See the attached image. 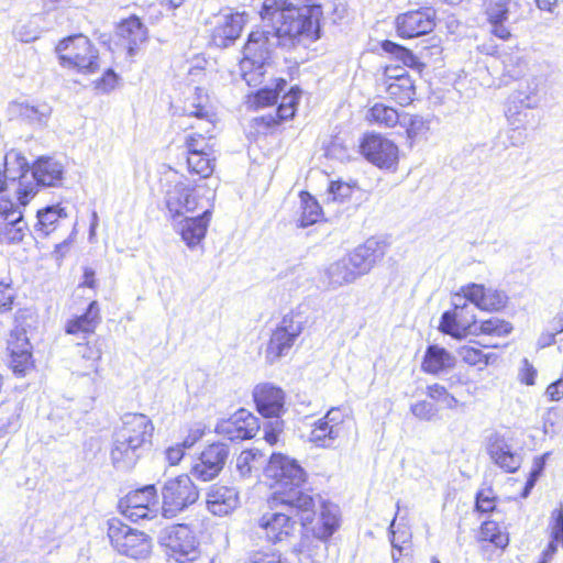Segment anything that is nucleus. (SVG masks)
I'll return each instance as SVG.
<instances>
[{"label":"nucleus","mask_w":563,"mask_h":563,"mask_svg":"<svg viewBox=\"0 0 563 563\" xmlns=\"http://www.w3.org/2000/svg\"><path fill=\"white\" fill-rule=\"evenodd\" d=\"M322 8L319 4L295 5L288 0H264L260 15L262 22H268L282 38V48L286 51L320 38V19Z\"/></svg>","instance_id":"nucleus-1"},{"label":"nucleus","mask_w":563,"mask_h":563,"mask_svg":"<svg viewBox=\"0 0 563 563\" xmlns=\"http://www.w3.org/2000/svg\"><path fill=\"white\" fill-rule=\"evenodd\" d=\"M265 475L273 481L271 486L275 488L272 501L280 500L284 506L297 507L302 526L311 523L316 515V501L300 488L306 481L302 467L283 454H272Z\"/></svg>","instance_id":"nucleus-2"},{"label":"nucleus","mask_w":563,"mask_h":563,"mask_svg":"<svg viewBox=\"0 0 563 563\" xmlns=\"http://www.w3.org/2000/svg\"><path fill=\"white\" fill-rule=\"evenodd\" d=\"M154 424L144 413L128 412L113 433L110 459L113 466L128 471L135 466L152 444Z\"/></svg>","instance_id":"nucleus-3"},{"label":"nucleus","mask_w":563,"mask_h":563,"mask_svg":"<svg viewBox=\"0 0 563 563\" xmlns=\"http://www.w3.org/2000/svg\"><path fill=\"white\" fill-rule=\"evenodd\" d=\"M278 47L282 48V38L268 22H263L249 34L240 62L241 76L249 86L262 84L266 66Z\"/></svg>","instance_id":"nucleus-4"},{"label":"nucleus","mask_w":563,"mask_h":563,"mask_svg":"<svg viewBox=\"0 0 563 563\" xmlns=\"http://www.w3.org/2000/svg\"><path fill=\"white\" fill-rule=\"evenodd\" d=\"M185 114L194 117L196 124H190L191 129L200 130L192 132L186 137L188 155L192 153L212 155L214 144L212 142L214 131V113L208 104V96L201 88H196L195 96L185 104Z\"/></svg>","instance_id":"nucleus-5"},{"label":"nucleus","mask_w":563,"mask_h":563,"mask_svg":"<svg viewBox=\"0 0 563 563\" xmlns=\"http://www.w3.org/2000/svg\"><path fill=\"white\" fill-rule=\"evenodd\" d=\"M295 510L299 512L297 507L284 506L280 500L273 503L271 498L268 509L256 520L258 533L273 544L288 540L296 528V521L292 519Z\"/></svg>","instance_id":"nucleus-6"},{"label":"nucleus","mask_w":563,"mask_h":563,"mask_svg":"<svg viewBox=\"0 0 563 563\" xmlns=\"http://www.w3.org/2000/svg\"><path fill=\"white\" fill-rule=\"evenodd\" d=\"M56 52L64 67L76 68L84 74H92L100 67L98 51L82 34L62 40L56 46Z\"/></svg>","instance_id":"nucleus-7"},{"label":"nucleus","mask_w":563,"mask_h":563,"mask_svg":"<svg viewBox=\"0 0 563 563\" xmlns=\"http://www.w3.org/2000/svg\"><path fill=\"white\" fill-rule=\"evenodd\" d=\"M162 515L173 519L194 505L199 498V490L191 477L186 474L168 478L161 488Z\"/></svg>","instance_id":"nucleus-8"},{"label":"nucleus","mask_w":563,"mask_h":563,"mask_svg":"<svg viewBox=\"0 0 563 563\" xmlns=\"http://www.w3.org/2000/svg\"><path fill=\"white\" fill-rule=\"evenodd\" d=\"M159 544L169 558L178 563H188L199 556V543L187 525H173L161 531Z\"/></svg>","instance_id":"nucleus-9"},{"label":"nucleus","mask_w":563,"mask_h":563,"mask_svg":"<svg viewBox=\"0 0 563 563\" xmlns=\"http://www.w3.org/2000/svg\"><path fill=\"white\" fill-rule=\"evenodd\" d=\"M108 537L113 548L126 556L141 559L151 552L152 543L148 536L118 519L109 522Z\"/></svg>","instance_id":"nucleus-10"},{"label":"nucleus","mask_w":563,"mask_h":563,"mask_svg":"<svg viewBox=\"0 0 563 563\" xmlns=\"http://www.w3.org/2000/svg\"><path fill=\"white\" fill-rule=\"evenodd\" d=\"M302 330L303 320L300 314H285L277 328L273 331L265 350L267 362L273 364L283 356H286Z\"/></svg>","instance_id":"nucleus-11"},{"label":"nucleus","mask_w":563,"mask_h":563,"mask_svg":"<svg viewBox=\"0 0 563 563\" xmlns=\"http://www.w3.org/2000/svg\"><path fill=\"white\" fill-rule=\"evenodd\" d=\"M346 432L345 412L341 408L333 407L312 424L308 440L317 448L332 449Z\"/></svg>","instance_id":"nucleus-12"},{"label":"nucleus","mask_w":563,"mask_h":563,"mask_svg":"<svg viewBox=\"0 0 563 563\" xmlns=\"http://www.w3.org/2000/svg\"><path fill=\"white\" fill-rule=\"evenodd\" d=\"M0 166L1 178L5 181V191L10 183L19 180L18 200L21 206L25 207L36 195V186L25 181V175L29 172L26 158L20 152L12 150L0 159Z\"/></svg>","instance_id":"nucleus-13"},{"label":"nucleus","mask_w":563,"mask_h":563,"mask_svg":"<svg viewBox=\"0 0 563 563\" xmlns=\"http://www.w3.org/2000/svg\"><path fill=\"white\" fill-rule=\"evenodd\" d=\"M464 294L453 297V311H445L441 317L440 330L454 338H463L468 333L477 334L474 309L464 301Z\"/></svg>","instance_id":"nucleus-14"},{"label":"nucleus","mask_w":563,"mask_h":563,"mask_svg":"<svg viewBox=\"0 0 563 563\" xmlns=\"http://www.w3.org/2000/svg\"><path fill=\"white\" fill-rule=\"evenodd\" d=\"M360 151L368 162L379 168L393 169L397 165V145L380 134H365L360 143Z\"/></svg>","instance_id":"nucleus-15"},{"label":"nucleus","mask_w":563,"mask_h":563,"mask_svg":"<svg viewBox=\"0 0 563 563\" xmlns=\"http://www.w3.org/2000/svg\"><path fill=\"white\" fill-rule=\"evenodd\" d=\"M230 455L225 443L217 442L208 445L194 463L190 474L201 482H210L219 476Z\"/></svg>","instance_id":"nucleus-16"},{"label":"nucleus","mask_w":563,"mask_h":563,"mask_svg":"<svg viewBox=\"0 0 563 563\" xmlns=\"http://www.w3.org/2000/svg\"><path fill=\"white\" fill-rule=\"evenodd\" d=\"M156 488L147 485L141 489L131 492L123 498L119 507L121 512L131 521L152 519L156 516Z\"/></svg>","instance_id":"nucleus-17"},{"label":"nucleus","mask_w":563,"mask_h":563,"mask_svg":"<svg viewBox=\"0 0 563 563\" xmlns=\"http://www.w3.org/2000/svg\"><path fill=\"white\" fill-rule=\"evenodd\" d=\"M29 227L24 220L23 212L20 207L4 198V194L0 196V242L2 243H20L24 239Z\"/></svg>","instance_id":"nucleus-18"},{"label":"nucleus","mask_w":563,"mask_h":563,"mask_svg":"<svg viewBox=\"0 0 563 563\" xmlns=\"http://www.w3.org/2000/svg\"><path fill=\"white\" fill-rule=\"evenodd\" d=\"M435 26V12L430 8L411 10L398 14L395 27L398 36L402 38L419 37L430 33Z\"/></svg>","instance_id":"nucleus-19"},{"label":"nucleus","mask_w":563,"mask_h":563,"mask_svg":"<svg viewBox=\"0 0 563 563\" xmlns=\"http://www.w3.org/2000/svg\"><path fill=\"white\" fill-rule=\"evenodd\" d=\"M386 243L374 238L367 239L363 244L356 246L345 257L351 264L357 277L368 274L386 254Z\"/></svg>","instance_id":"nucleus-20"},{"label":"nucleus","mask_w":563,"mask_h":563,"mask_svg":"<svg viewBox=\"0 0 563 563\" xmlns=\"http://www.w3.org/2000/svg\"><path fill=\"white\" fill-rule=\"evenodd\" d=\"M216 431L231 441L252 439L258 432L257 419L250 411L240 409L229 419L220 421Z\"/></svg>","instance_id":"nucleus-21"},{"label":"nucleus","mask_w":563,"mask_h":563,"mask_svg":"<svg viewBox=\"0 0 563 563\" xmlns=\"http://www.w3.org/2000/svg\"><path fill=\"white\" fill-rule=\"evenodd\" d=\"M253 398L258 412L266 418H279L285 411L286 395L280 387L271 383L256 385Z\"/></svg>","instance_id":"nucleus-22"},{"label":"nucleus","mask_w":563,"mask_h":563,"mask_svg":"<svg viewBox=\"0 0 563 563\" xmlns=\"http://www.w3.org/2000/svg\"><path fill=\"white\" fill-rule=\"evenodd\" d=\"M165 205L172 218L194 212L198 208V200L192 195L190 185L184 181L169 184L165 192Z\"/></svg>","instance_id":"nucleus-23"},{"label":"nucleus","mask_w":563,"mask_h":563,"mask_svg":"<svg viewBox=\"0 0 563 563\" xmlns=\"http://www.w3.org/2000/svg\"><path fill=\"white\" fill-rule=\"evenodd\" d=\"M465 300L486 311H495L505 307L507 296L497 289L487 288L481 284H468L461 288Z\"/></svg>","instance_id":"nucleus-24"},{"label":"nucleus","mask_w":563,"mask_h":563,"mask_svg":"<svg viewBox=\"0 0 563 563\" xmlns=\"http://www.w3.org/2000/svg\"><path fill=\"white\" fill-rule=\"evenodd\" d=\"M245 23V13L235 12L218 16L212 32L213 44L218 47L229 46L240 36Z\"/></svg>","instance_id":"nucleus-25"},{"label":"nucleus","mask_w":563,"mask_h":563,"mask_svg":"<svg viewBox=\"0 0 563 563\" xmlns=\"http://www.w3.org/2000/svg\"><path fill=\"white\" fill-rule=\"evenodd\" d=\"M118 35L129 56L132 57L146 42L147 30L137 16L132 15L118 25Z\"/></svg>","instance_id":"nucleus-26"},{"label":"nucleus","mask_w":563,"mask_h":563,"mask_svg":"<svg viewBox=\"0 0 563 563\" xmlns=\"http://www.w3.org/2000/svg\"><path fill=\"white\" fill-rule=\"evenodd\" d=\"M239 505V493L233 487L212 485L207 493V507L216 516H225Z\"/></svg>","instance_id":"nucleus-27"},{"label":"nucleus","mask_w":563,"mask_h":563,"mask_svg":"<svg viewBox=\"0 0 563 563\" xmlns=\"http://www.w3.org/2000/svg\"><path fill=\"white\" fill-rule=\"evenodd\" d=\"M210 218L211 209L207 208L200 216L187 217L178 223V232L188 247H195L205 239Z\"/></svg>","instance_id":"nucleus-28"},{"label":"nucleus","mask_w":563,"mask_h":563,"mask_svg":"<svg viewBox=\"0 0 563 563\" xmlns=\"http://www.w3.org/2000/svg\"><path fill=\"white\" fill-rule=\"evenodd\" d=\"M64 165L51 157H40L32 167V177L37 186L55 187L62 184Z\"/></svg>","instance_id":"nucleus-29"},{"label":"nucleus","mask_w":563,"mask_h":563,"mask_svg":"<svg viewBox=\"0 0 563 563\" xmlns=\"http://www.w3.org/2000/svg\"><path fill=\"white\" fill-rule=\"evenodd\" d=\"M487 450L494 463L505 472L514 473L520 467V456L512 452L510 445L503 437H492Z\"/></svg>","instance_id":"nucleus-30"},{"label":"nucleus","mask_w":563,"mask_h":563,"mask_svg":"<svg viewBox=\"0 0 563 563\" xmlns=\"http://www.w3.org/2000/svg\"><path fill=\"white\" fill-rule=\"evenodd\" d=\"M100 323V309L97 301H91L85 313L68 320L65 325L67 334L78 335L85 339L95 333Z\"/></svg>","instance_id":"nucleus-31"},{"label":"nucleus","mask_w":563,"mask_h":563,"mask_svg":"<svg viewBox=\"0 0 563 563\" xmlns=\"http://www.w3.org/2000/svg\"><path fill=\"white\" fill-rule=\"evenodd\" d=\"M320 511L316 525L312 527L313 536L320 540H328L339 528V508L336 505L319 498Z\"/></svg>","instance_id":"nucleus-32"},{"label":"nucleus","mask_w":563,"mask_h":563,"mask_svg":"<svg viewBox=\"0 0 563 563\" xmlns=\"http://www.w3.org/2000/svg\"><path fill=\"white\" fill-rule=\"evenodd\" d=\"M351 268L352 266L347 258L343 256L324 269L323 283L331 289L354 283L358 277Z\"/></svg>","instance_id":"nucleus-33"},{"label":"nucleus","mask_w":563,"mask_h":563,"mask_svg":"<svg viewBox=\"0 0 563 563\" xmlns=\"http://www.w3.org/2000/svg\"><path fill=\"white\" fill-rule=\"evenodd\" d=\"M385 90L388 97L400 106L409 104L416 95L413 80L408 74H390V81H385Z\"/></svg>","instance_id":"nucleus-34"},{"label":"nucleus","mask_w":563,"mask_h":563,"mask_svg":"<svg viewBox=\"0 0 563 563\" xmlns=\"http://www.w3.org/2000/svg\"><path fill=\"white\" fill-rule=\"evenodd\" d=\"M455 365V357L444 347L438 345L428 346L421 368L429 374H439Z\"/></svg>","instance_id":"nucleus-35"},{"label":"nucleus","mask_w":563,"mask_h":563,"mask_svg":"<svg viewBox=\"0 0 563 563\" xmlns=\"http://www.w3.org/2000/svg\"><path fill=\"white\" fill-rule=\"evenodd\" d=\"M67 213L60 206H48L44 209L37 210V221L34 230L37 235L47 236L53 233L62 219H65Z\"/></svg>","instance_id":"nucleus-36"},{"label":"nucleus","mask_w":563,"mask_h":563,"mask_svg":"<svg viewBox=\"0 0 563 563\" xmlns=\"http://www.w3.org/2000/svg\"><path fill=\"white\" fill-rule=\"evenodd\" d=\"M541 78L533 76L529 78L514 95L515 102H518L526 109H533L540 102L539 91L541 88Z\"/></svg>","instance_id":"nucleus-37"},{"label":"nucleus","mask_w":563,"mask_h":563,"mask_svg":"<svg viewBox=\"0 0 563 563\" xmlns=\"http://www.w3.org/2000/svg\"><path fill=\"white\" fill-rule=\"evenodd\" d=\"M404 114L384 103H375L367 112L366 119L384 128H394L401 122Z\"/></svg>","instance_id":"nucleus-38"},{"label":"nucleus","mask_w":563,"mask_h":563,"mask_svg":"<svg viewBox=\"0 0 563 563\" xmlns=\"http://www.w3.org/2000/svg\"><path fill=\"white\" fill-rule=\"evenodd\" d=\"M264 463L263 455L257 450H245L240 453L235 462V472L241 479L252 476Z\"/></svg>","instance_id":"nucleus-39"},{"label":"nucleus","mask_w":563,"mask_h":563,"mask_svg":"<svg viewBox=\"0 0 563 563\" xmlns=\"http://www.w3.org/2000/svg\"><path fill=\"white\" fill-rule=\"evenodd\" d=\"M78 354L82 362V369H77L79 375H89L90 373H97L99 361L101 360V349L97 344H78Z\"/></svg>","instance_id":"nucleus-40"},{"label":"nucleus","mask_w":563,"mask_h":563,"mask_svg":"<svg viewBox=\"0 0 563 563\" xmlns=\"http://www.w3.org/2000/svg\"><path fill=\"white\" fill-rule=\"evenodd\" d=\"M479 534L483 541H488L496 548L505 549L509 543L508 533L503 531L495 521L483 522Z\"/></svg>","instance_id":"nucleus-41"},{"label":"nucleus","mask_w":563,"mask_h":563,"mask_svg":"<svg viewBox=\"0 0 563 563\" xmlns=\"http://www.w3.org/2000/svg\"><path fill=\"white\" fill-rule=\"evenodd\" d=\"M504 75L511 79H519L527 69L528 63L519 52L506 54L503 57Z\"/></svg>","instance_id":"nucleus-42"},{"label":"nucleus","mask_w":563,"mask_h":563,"mask_svg":"<svg viewBox=\"0 0 563 563\" xmlns=\"http://www.w3.org/2000/svg\"><path fill=\"white\" fill-rule=\"evenodd\" d=\"M188 168L191 173L199 175L201 178L209 177L214 168V156L197 154H189L187 157Z\"/></svg>","instance_id":"nucleus-43"},{"label":"nucleus","mask_w":563,"mask_h":563,"mask_svg":"<svg viewBox=\"0 0 563 563\" xmlns=\"http://www.w3.org/2000/svg\"><path fill=\"white\" fill-rule=\"evenodd\" d=\"M512 325L499 318L493 317L484 320L477 325V334L501 338L510 334Z\"/></svg>","instance_id":"nucleus-44"},{"label":"nucleus","mask_w":563,"mask_h":563,"mask_svg":"<svg viewBox=\"0 0 563 563\" xmlns=\"http://www.w3.org/2000/svg\"><path fill=\"white\" fill-rule=\"evenodd\" d=\"M382 48L384 52L401 62L405 66L417 68L420 65L418 58L411 51L397 43L386 40L382 43Z\"/></svg>","instance_id":"nucleus-45"},{"label":"nucleus","mask_w":563,"mask_h":563,"mask_svg":"<svg viewBox=\"0 0 563 563\" xmlns=\"http://www.w3.org/2000/svg\"><path fill=\"white\" fill-rule=\"evenodd\" d=\"M301 227H309L316 223L321 216V208L318 201L308 194H301Z\"/></svg>","instance_id":"nucleus-46"},{"label":"nucleus","mask_w":563,"mask_h":563,"mask_svg":"<svg viewBox=\"0 0 563 563\" xmlns=\"http://www.w3.org/2000/svg\"><path fill=\"white\" fill-rule=\"evenodd\" d=\"M510 0H486L485 13L489 23L505 22L508 19Z\"/></svg>","instance_id":"nucleus-47"},{"label":"nucleus","mask_w":563,"mask_h":563,"mask_svg":"<svg viewBox=\"0 0 563 563\" xmlns=\"http://www.w3.org/2000/svg\"><path fill=\"white\" fill-rule=\"evenodd\" d=\"M400 124L406 126L408 139L411 141H416L429 130L427 121L419 115L404 114Z\"/></svg>","instance_id":"nucleus-48"},{"label":"nucleus","mask_w":563,"mask_h":563,"mask_svg":"<svg viewBox=\"0 0 563 563\" xmlns=\"http://www.w3.org/2000/svg\"><path fill=\"white\" fill-rule=\"evenodd\" d=\"M427 395L434 401L442 404L448 409H455L460 401L440 384L427 387Z\"/></svg>","instance_id":"nucleus-49"},{"label":"nucleus","mask_w":563,"mask_h":563,"mask_svg":"<svg viewBox=\"0 0 563 563\" xmlns=\"http://www.w3.org/2000/svg\"><path fill=\"white\" fill-rule=\"evenodd\" d=\"M8 350L10 356L24 353V350L31 351V344L24 331H12L8 340Z\"/></svg>","instance_id":"nucleus-50"},{"label":"nucleus","mask_w":563,"mask_h":563,"mask_svg":"<svg viewBox=\"0 0 563 563\" xmlns=\"http://www.w3.org/2000/svg\"><path fill=\"white\" fill-rule=\"evenodd\" d=\"M16 297L15 289L10 278L0 280V312H8L12 309Z\"/></svg>","instance_id":"nucleus-51"},{"label":"nucleus","mask_w":563,"mask_h":563,"mask_svg":"<svg viewBox=\"0 0 563 563\" xmlns=\"http://www.w3.org/2000/svg\"><path fill=\"white\" fill-rule=\"evenodd\" d=\"M457 353L460 357L470 365L483 364L484 366H486L488 364V356L485 355L479 349H476L474 346H461Z\"/></svg>","instance_id":"nucleus-52"},{"label":"nucleus","mask_w":563,"mask_h":563,"mask_svg":"<svg viewBox=\"0 0 563 563\" xmlns=\"http://www.w3.org/2000/svg\"><path fill=\"white\" fill-rule=\"evenodd\" d=\"M551 541L558 544L561 543L563 548V505L560 508L554 509L551 514L550 520Z\"/></svg>","instance_id":"nucleus-53"},{"label":"nucleus","mask_w":563,"mask_h":563,"mask_svg":"<svg viewBox=\"0 0 563 563\" xmlns=\"http://www.w3.org/2000/svg\"><path fill=\"white\" fill-rule=\"evenodd\" d=\"M412 415L424 421L433 420L438 415V409L432 402L426 400L418 401L410 407Z\"/></svg>","instance_id":"nucleus-54"},{"label":"nucleus","mask_w":563,"mask_h":563,"mask_svg":"<svg viewBox=\"0 0 563 563\" xmlns=\"http://www.w3.org/2000/svg\"><path fill=\"white\" fill-rule=\"evenodd\" d=\"M353 188L343 181H332L328 190V200L343 202L352 196Z\"/></svg>","instance_id":"nucleus-55"},{"label":"nucleus","mask_w":563,"mask_h":563,"mask_svg":"<svg viewBox=\"0 0 563 563\" xmlns=\"http://www.w3.org/2000/svg\"><path fill=\"white\" fill-rule=\"evenodd\" d=\"M10 357V365L13 372L18 375H25L26 372L32 367V354L29 350H24V353L12 355Z\"/></svg>","instance_id":"nucleus-56"},{"label":"nucleus","mask_w":563,"mask_h":563,"mask_svg":"<svg viewBox=\"0 0 563 563\" xmlns=\"http://www.w3.org/2000/svg\"><path fill=\"white\" fill-rule=\"evenodd\" d=\"M51 113V109L46 104L30 106L25 104L21 108V114L31 121L42 122Z\"/></svg>","instance_id":"nucleus-57"},{"label":"nucleus","mask_w":563,"mask_h":563,"mask_svg":"<svg viewBox=\"0 0 563 563\" xmlns=\"http://www.w3.org/2000/svg\"><path fill=\"white\" fill-rule=\"evenodd\" d=\"M118 82V75L112 69H107L101 78L95 81V88L101 92L113 90Z\"/></svg>","instance_id":"nucleus-58"},{"label":"nucleus","mask_w":563,"mask_h":563,"mask_svg":"<svg viewBox=\"0 0 563 563\" xmlns=\"http://www.w3.org/2000/svg\"><path fill=\"white\" fill-rule=\"evenodd\" d=\"M283 430V422L279 420H275L271 422L269 426L264 427V439L265 441L274 445L278 441V435Z\"/></svg>","instance_id":"nucleus-59"},{"label":"nucleus","mask_w":563,"mask_h":563,"mask_svg":"<svg viewBox=\"0 0 563 563\" xmlns=\"http://www.w3.org/2000/svg\"><path fill=\"white\" fill-rule=\"evenodd\" d=\"M277 98V90L264 88L258 90V92L256 93V103L262 107L269 106L276 102Z\"/></svg>","instance_id":"nucleus-60"},{"label":"nucleus","mask_w":563,"mask_h":563,"mask_svg":"<svg viewBox=\"0 0 563 563\" xmlns=\"http://www.w3.org/2000/svg\"><path fill=\"white\" fill-rule=\"evenodd\" d=\"M185 448L181 444L170 446L165 451L166 461L169 465H177L184 457Z\"/></svg>","instance_id":"nucleus-61"},{"label":"nucleus","mask_w":563,"mask_h":563,"mask_svg":"<svg viewBox=\"0 0 563 563\" xmlns=\"http://www.w3.org/2000/svg\"><path fill=\"white\" fill-rule=\"evenodd\" d=\"M476 508L481 512H489L495 508L494 499L489 495L481 492L476 497Z\"/></svg>","instance_id":"nucleus-62"},{"label":"nucleus","mask_w":563,"mask_h":563,"mask_svg":"<svg viewBox=\"0 0 563 563\" xmlns=\"http://www.w3.org/2000/svg\"><path fill=\"white\" fill-rule=\"evenodd\" d=\"M251 563H289L286 559L282 558L278 554L275 553H256L252 560Z\"/></svg>","instance_id":"nucleus-63"},{"label":"nucleus","mask_w":563,"mask_h":563,"mask_svg":"<svg viewBox=\"0 0 563 563\" xmlns=\"http://www.w3.org/2000/svg\"><path fill=\"white\" fill-rule=\"evenodd\" d=\"M547 395L551 400H560L563 397V380L552 383L547 388Z\"/></svg>","instance_id":"nucleus-64"}]
</instances>
